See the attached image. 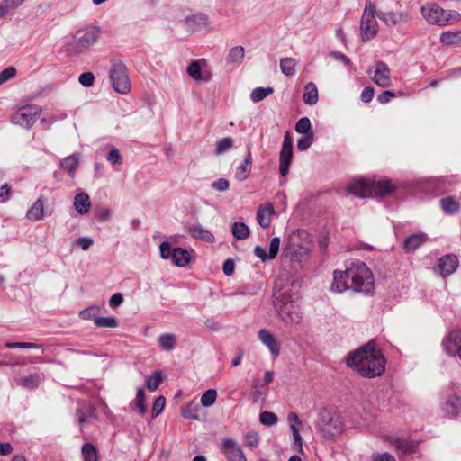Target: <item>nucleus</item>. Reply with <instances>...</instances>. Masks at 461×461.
Wrapping results in <instances>:
<instances>
[{
  "instance_id": "nucleus-5",
  "label": "nucleus",
  "mask_w": 461,
  "mask_h": 461,
  "mask_svg": "<svg viewBox=\"0 0 461 461\" xmlns=\"http://www.w3.org/2000/svg\"><path fill=\"white\" fill-rule=\"evenodd\" d=\"M315 427L327 438L338 437L343 431L341 417L328 408H322L319 411Z\"/></svg>"
},
{
  "instance_id": "nucleus-29",
  "label": "nucleus",
  "mask_w": 461,
  "mask_h": 461,
  "mask_svg": "<svg viewBox=\"0 0 461 461\" xmlns=\"http://www.w3.org/2000/svg\"><path fill=\"white\" fill-rule=\"evenodd\" d=\"M303 102L309 105H314L319 100L318 89L314 83L309 82L304 87V94L303 95Z\"/></svg>"
},
{
  "instance_id": "nucleus-61",
  "label": "nucleus",
  "mask_w": 461,
  "mask_h": 461,
  "mask_svg": "<svg viewBox=\"0 0 461 461\" xmlns=\"http://www.w3.org/2000/svg\"><path fill=\"white\" fill-rule=\"evenodd\" d=\"M95 76L92 72H84L79 76V83L86 87H89L93 85Z\"/></svg>"
},
{
  "instance_id": "nucleus-42",
  "label": "nucleus",
  "mask_w": 461,
  "mask_h": 461,
  "mask_svg": "<svg viewBox=\"0 0 461 461\" xmlns=\"http://www.w3.org/2000/svg\"><path fill=\"white\" fill-rule=\"evenodd\" d=\"M295 131L300 134L313 133L310 119L308 117L299 119L295 124Z\"/></svg>"
},
{
  "instance_id": "nucleus-46",
  "label": "nucleus",
  "mask_w": 461,
  "mask_h": 461,
  "mask_svg": "<svg viewBox=\"0 0 461 461\" xmlns=\"http://www.w3.org/2000/svg\"><path fill=\"white\" fill-rule=\"evenodd\" d=\"M217 392L215 389L206 390L201 396V404L203 407H211L216 401Z\"/></svg>"
},
{
  "instance_id": "nucleus-4",
  "label": "nucleus",
  "mask_w": 461,
  "mask_h": 461,
  "mask_svg": "<svg viewBox=\"0 0 461 461\" xmlns=\"http://www.w3.org/2000/svg\"><path fill=\"white\" fill-rule=\"evenodd\" d=\"M352 290L364 294H372L375 290V278L367 265L360 260L347 263Z\"/></svg>"
},
{
  "instance_id": "nucleus-9",
  "label": "nucleus",
  "mask_w": 461,
  "mask_h": 461,
  "mask_svg": "<svg viewBox=\"0 0 461 461\" xmlns=\"http://www.w3.org/2000/svg\"><path fill=\"white\" fill-rule=\"evenodd\" d=\"M41 113L40 106L26 104L19 107L11 115V122L25 129H30L39 119Z\"/></svg>"
},
{
  "instance_id": "nucleus-41",
  "label": "nucleus",
  "mask_w": 461,
  "mask_h": 461,
  "mask_svg": "<svg viewBox=\"0 0 461 461\" xmlns=\"http://www.w3.org/2000/svg\"><path fill=\"white\" fill-rule=\"evenodd\" d=\"M202 60H194L187 67L188 75L195 81L202 79Z\"/></svg>"
},
{
  "instance_id": "nucleus-24",
  "label": "nucleus",
  "mask_w": 461,
  "mask_h": 461,
  "mask_svg": "<svg viewBox=\"0 0 461 461\" xmlns=\"http://www.w3.org/2000/svg\"><path fill=\"white\" fill-rule=\"evenodd\" d=\"M43 381V375L39 373L30 374L27 376L21 377L17 380V384L26 390L36 389Z\"/></svg>"
},
{
  "instance_id": "nucleus-57",
  "label": "nucleus",
  "mask_w": 461,
  "mask_h": 461,
  "mask_svg": "<svg viewBox=\"0 0 461 461\" xmlns=\"http://www.w3.org/2000/svg\"><path fill=\"white\" fill-rule=\"evenodd\" d=\"M313 142V133L305 134L297 140V149L301 151L308 149Z\"/></svg>"
},
{
  "instance_id": "nucleus-19",
  "label": "nucleus",
  "mask_w": 461,
  "mask_h": 461,
  "mask_svg": "<svg viewBox=\"0 0 461 461\" xmlns=\"http://www.w3.org/2000/svg\"><path fill=\"white\" fill-rule=\"evenodd\" d=\"M458 267V258L455 255H445L438 259V269L443 277L453 274Z\"/></svg>"
},
{
  "instance_id": "nucleus-13",
  "label": "nucleus",
  "mask_w": 461,
  "mask_h": 461,
  "mask_svg": "<svg viewBox=\"0 0 461 461\" xmlns=\"http://www.w3.org/2000/svg\"><path fill=\"white\" fill-rule=\"evenodd\" d=\"M221 452L228 461H247L241 447L233 438H227L222 440Z\"/></svg>"
},
{
  "instance_id": "nucleus-36",
  "label": "nucleus",
  "mask_w": 461,
  "mask_h": 461,
  "mask_svg": "<svg viewBox=\"0 0 461 461\" xmlns=\"http://www.w3.org/2000/svg\"><path fill=\"white\" fill-rule=\"evenodd\" d=\"M245 56V50L244 48L241 46H235L230 49L229 54H228V62L232 64H240Z\"/></svg>"
},
{
  "instance_id": "nucleus-47",
  "label": "nucleus",
  "mask_w": 461,
  "mask_h": 461,
  "mask_svg": "<svg viewBox=\"0 0 461 461\" xmlns=\"http://www.w3.org/2000/svg\"><path fill=\"white\" fill-rule=\"evenodd\" d=\"M259 421L265 426H274L278 422V418L274 412L265 411L260 413Z\"/></svg>"
},
{
  "instance_id": "nucleus-22",
  "label": "nucleus",
  "mask_w": 461,
  "mask_h": 461,
  "mask_svg": "<svg viewBox=\"0 0 461 461\" xmlns=\"http://www.w3.org/2000/svg\"><path fill=\"white\" fill-rule=\"evenodd\" d=\"M258 337L260 342L269 349L272 356L277 357L280 354V345L272 333L266 329H261Z\"/></svg>"
},
{
  "instance_id": "nucleus-60",
  "label": "nucleus",
  "mask_w": 461,
  "mask_h": 461,
  "mask_svg": "<svg viewBox=\"0 0 461 461\" xmlns=\"http://www.w3.org/2000/svg\"><path fill=\"white\" fill-rule=\"evenodd\" d=\"M16 75V69L14 67H8L0 72V86L14 78Z\"/></svg>"
},
{
  "instance_id": "nucleus-48",
  "label": "nucleus",
  "mask_w": 461,
  "mask_h": 461,
  "mask_svg": "<svg viewBox=\"0 0 461 461\" xmlns=\"http://www.w3.org/2000/svg\"><path fill=\"white\" fill-rule=\"evenodd\" d=\"M309 259V250L305 248H301L299 249V252L294 251L292 255V262L298 263L299 265L303 266L304 263H306Z\"/></svg>"
},
{
  "instance_id": "nucleus-15",
  "label": "nucleus",
  "mask_w": 461,
  "mask_h": 461,
  "mask_svg": "<svg viewBox=\"0 0 461 461\" xmlns=\"http://www.w3.org/2000/svg\"><path fill=\"white\" fill-rule=\"evenodd\" d=\"M371 78L375 84L381 87L389 86L391 85L390 68L383 61L376 62L375 65V71Z\"/></svg>"
},
{
  "instance_id": "nucleus-2",
  "label": "nucleus",
  "mask_w": 461,
  "mask_h": 461,
  "mask_svg": "<svg viewBox=\"0 0 461 461\" xmlns=\"http://www.w3.org/2000/svg\"><path fill=\"white\" fill-rule=\"evenodd\" d=\"M385 364L384 355L374 344H367L347 357L348 366L367 378L380 376L385 370Z\"/></svg>"
},
{
  "instance_id": "nucleus-31",
  "label": "nucleus",
  "mask_w": 461,
  "mask_h": 461,
  "mask_svg": "<svg viewBox=\"0 0 461 461\" xmlns=\"http://www.w3.org/2000/svg\"><path fill=\"white\" fill-rule=\"evenodd\" d=\"M171 260L177 267H185L190 262L189 252L182 248H176Z\"/></svg>"
},
{
  "instance_id": "nucleus-6",
  "label": "nucleus",
  "mask_w": 461,
  "mask_h": 461,
  "mask_svg": "<svg viewBox=\"0 0 461 461\" xmlns=\"http://www.w3.org/2000/svg\"><path fill=\"white\" fill-rule=\"evenodd\" d=\"M421 14L429 23L439 26H445L452 23L459 17V14L457 12L444 10L435 3L422 6Z\"/></svg>"
},
{
  "instance_id": "nucleus-49",
  "label": "nucleus",
  "mask_w": 461,
  "mask_h": 461,
  "mask_svg": "<svg viewBox=\"0 0 461 461\" xmlns=\"http://www.w3.org/2000/svg\"><path fill=\"white\" fill-rule=\"evenodd\" d=\"M259 286L256 285H247L242 287L238 288L233 292L234 295H255L259 291Z\"/></svg>"
},
{
  "instance_id": "nucleus-59",
  "label": "nucleus",
  "mask_w": 461,
  "mask_h": 461,
  "mask_svg": "<svg viewBox=\"0 0 461 461\" xmlns=\"http://www.w3.org/2000/svg\"><path fill=\"white\" fill-rule=\"evenodd\" d=\"M5 347L8 348H40L41 345L32 342H7Z\"/></svg>"
},
{
  "instance_id": "nucleus-25",
  "label": "nucleus",
  "mask_w": 461,
  "mask_h": 461,
  "mask_svg": "<svg viewBox=\"0 0 461 461\" xmlns=\"http://www.w3.org/2000/svg\"><path fill=\"white\" fill-rule=\"evenodd\" d=\"M185 23L193 31H198L209 25V18L203 13L194 14L185 18Z\"/></svg>"
},
{
  "instance_id": "nucleus-52",
  "label": "nucleus",
  "mask_w": 461,
  "mask_h": 461,
  "mask_svg": "<svg viewBox=\"0 0 461 461\" xmlns=\"http://www.w3.org/2000/svg\"><path fill=\"white\" fill-rule=\"evenodd\" d=\"M106 160L111 165H122L123 163L122 156L121 155L120 151L115 148H113L108 152V154L106 155Z\"/></svg>"
},
{
  "instance_id": "nucleus-11",
  "label": "nucleus",
  "mask_w": 461,
  "mask_h": 461,
  "mask_svg": "<svg viewBox=\"0 0 461 461\" xmlns=\"http://www.w3.org/2000/svg\"><path fill=\"white\" fill-rule=\"evenodd\" d=\"M293 158V140L290 132L286 131L284 136L282 149L279 154V173L285 177L287 176Z\"/></svg>"
},
{
  "instance_id": "nucleus-54",
  "label": "nucleus",
  "mask_w": 461,
  "mask_h": 461,
  "mask_svg": "<svg viewBox=\"0 0 461 461\" xmlns=\"http://www.w3.org/2000/svg\"><path fill=\"white\" fill-rule=\"evenodd\" d=\"M393 442H394L395 447L403 453H410L415 447V446L412 442H410L405 439L397 438L393 440Z\"/></svg>"
},
{
  "instance_id": "nucleus-63",
  "label": "nucleus",
  "mask_w": 461,
  "mask_h": 461,
  "mask_svg": "<svg viewBox=\"0 0 461 461\" xmlns=\"http://www.w3.org/2000/svg\"><path fill=\"white\" fill-rule=\"evenodd\" d=\"M230 183L226 178H219L212 184V189L224 192L229 189Z\"/></svg>"
},
{
  "instance_id": "nucleus-39",
  "label": "nucleus",
  "mask_w": 461,
  "mask_h": 461,
  "mask_svg": "<svg viewBox=\"0 0 461 461\" xmlns=\"http://www.w3.org/2000/svg\"><path fill=\"white\" fill-rule=\"evenodd\" d=\"M231 231L233 236L238 240H244L249 235V229L244 222H234Z\"/></svg>"
},
{
  "instance_id": "nucleus-16",
  "label": "nucleus",
  "mask_w": 461,
  "mask_h": 461,
  "mask_svg": "<svg viewBox=\"0 0 461 461\" xmlns=\"http://www.w3.org/2000/svg\"><path fill=\"white\" fill-rule=\"evenodd\" d=\"M376 16L384 23L386 26H394L401 23H407L411 21V15L409 13L403 12H383L378 11Z\"/></svg>"
},
{
  "instance_id": "nucleus-35",
  "label": "nucleus",
  "mask_w": 461,
  "mask_h": 461,
  "mask_svg": "<svg viewBox=\"0 0 461 461\" xmlns=\"http://www.w3.org/2000/svg\"><path fill=\"white\" fill-rule=\"evenodd\" d=\"M234 140L230 137L218 140L215 143L214 154L221 156L233 147Z\"/></svg>"
},
{
  "instance_id": "nucleus-33",
  "label": "nucleus",
  "mask_w": 461,
  "mask_h": 461,
  "mask_svg": "<svg viewBox=\"0 0 461 461\" xmlns=\"http://www.w3.org/2000/svg\"><path fill=\"white\" fill-rule=\"evenodd\" d=\"M158 341L160 348L167 351H172L176 347V337L172 333L161 334Z\"/></svg>"
},
{
  "instance_id": "nucleus-26",
  "label": "nucleus",
  "mask_w": 461,
  "mask_h": 461,
  "mask_svg": "<svg viewBox=\"0 0 461 461\" xmlns=\"http://www.w3.org/2000/svg\"><path fill=\"white\" fill-rule=\"evenodd\" d=\"M428 239L426 233H417L407 237L403 242L406 251H414L419 249Z\"/></svg>"
},
{
  "instance_id": "nucleus-12",
  "label": "nucleus",
  "mask_w": 461,
  "mask_h": 461,
  "mask_svg": "<svg viewBox=\"0 0 461 461\" xmlns=\"http://www.w3.org/2000/svg\"><path fill=\"white\" fill-rule=\"evenodd\" d=\"M445 352L450 357L461 359V330H453L444 338L442 342Z\"/></svg>"
},
{
  "instance_id": "nucleus-23",
  "label": "nucleus",
  "mask_w": 461,
  "mask_h": 461,
  "mask_svg": "<svg viewBox=\"0 0 461 461\" xmlns=\"http://www.w3.org/2000/svg\"><path fill=\"white\" fill-rule=\"evenodd\" d=\"M73 205L75 210L81 215L86 214L91 208L89 195L85 192H80L74 197Z\"/></svg>"
},
{
  "instance_id": "nucleus-3",
  "label": "nucleus",
  "mask_w": 461,
  "mask_h": 461,
  "mask_svg": "<svg viewBox=\"0 0 461 461\" xmlns=\"http://www.w3.org/2000/svg\"><path fill=\"white\" fill-rule=\"evenodd\" d=\"M396 189L388 179H356L348 185V192L357 197H377L384 198L391 195Z\"/></svg>"
},
{
  "instance_id": "nucleus-43",
  "label": "nucleus",
  "mask_w": 461,
  "mask_h": 461,
  "mask_svg": "<svg viewBox=\"0 0 461 461\" xmlns=\"http://www.w3.org/2000/svg\"><path fill=\"white\" fill-rule=\"evenodd\" d=\"M81 451L84 461H97L96 448L91 443L84 444Z\"/></svg>"
},
{
  "instance_id": "nucleus-62",
  "label": "nucleus",
  "mask_w": 461,
  "mask_h": 461,
  "mask_svg": "<svg viewBox=\"0 0 461 461\" xmlns=\"http://www.w3.org/2000/svg\"><path fill=\"white\" fill-rule=\"evenodd\" d=\"M294 447L300 453H303V438L299 433L298 428H293Z\"/></svg>"
},
{
  "instance_id": "nucleus-37",
  "label": "nucleus",
  "mask_w": 461,
  "mask_h": 461,
  "mask_svg": "<svg viewBox=\"0 0 461 461\" xmlns=\"http://www.w3.org/2000/svg\"><path fill=\"white\" fill-rule=\"evenodd\" d=\"M95 410L91 405L84 408H77L76 411V418L80 425H84L87 421V416H95Z\"/></svg>"
},
{
  "instance_id": "nucleus-34",
  "label": "nucleus",
  "mask_w": 461,
  "mask_h": 461,
  "mask_svg": "<svg viewBox=\"0 0 461 461\" xmlns=\"http://www.w3.org/2000/svg\"><path fill=\"white\" fill-rule=\"evenodd\" d=\"M296 65H297V61L294 58H282L280 59L281 71L286 77H293L295 75Z\"/></svg>"
},
{
  "instance_id": "nucleus-20",
  "label": "nucleus",
  "mask_w": 461,
  "mask_h": 461,
  "mask_svg": "<svg viewBox=\"0 0 461 461\" xmlns=\"http://www.w3.org/2000/svg\"><path fill=\"white\" fill-rule=\"evenodd\" d=\"M276 213L271 203L260 204L257 211V221L262 228H267L272 221V216Z\"/></svg>"
},
{
  "instance_id": "nucleus-55",
  "label": "nucleus",
  "mask_w": 461,
  "mask_h": 461,
  "mask_svg": "<svg viewBox=\"0 0 461 461\" xmlns=\"http://www.w3.org/2000/svg\"><path fill=\"white\" fill-rule=\"evenodd\" d=\"M244 442L250 448H256L258 446L259 436L255 431H249L244 435Z\"/></svg>"
},
{
  "instance_id": "nucleus-38",
  "label": "nucleus",
  "mask_w": 461,
  "mask_h": 461,
  "mask_svg": "<svg viewBox=\"0 0 461 461\" xmlns=\"http://www.w3.org/2000/svg\"><path fill=\"white\" fill-rule=\"evenodd\" d=\"M274 92L273 87H257L252 90L250 98L254 103H258Z\"/></svg>"
},
{
  "instance_id": "nucleus-30",
  "label": "nucleus",
  "mask_w": 461,
  "mask_h": 461,
  "mask_svg": "<svg viewBox=\"0 0 461 461\" xmlns=\"http://www.w3.org/2000/svg\"><path fill=\"white\" fill-rule=\"evenodd\" d=\"M190 232L194 238L204 240L206 242H213L214 236L213 234L204 229L201 224H194L190 228Z\"/></svg>"
},
{
  "instance_id": "nucleus-27",
  "label": "nucleus",
  "mask_w": 461,
  "mask_h": 461,
  "mask_svg": "<svg viewBox=\"0 0 461 461\" xmlns=\"http://www.w3.org/2000/svg\"><path fill=\"white\" fill-rule=\"evenodd\" d=\"M80 160L79 154H72L60 161V167L66 170L70 176H74Z\"/></svg>"
},
{
  "instance_id": "nucleus-58",
  "label": "nucleus",
  "mask_w": 461,
  "mask_h": 461,
  "mask_svg": "<svg viewBox=\"0 0 461 461\" xmlns=\"http://www.w3.org/2000/svg\"><path fill=\"white\" fill-rule=\"evenodd\" d=\"M166 399L164 396H158L155 399L152 406V416L158 417L164 410Z\"/></svg>"
},
{
  "instance_id": "nucleus-17",
  "label": "nucleus",
  "mask_w": 461,
  "mask_h": 461,
  "mask_svg": "<svg viewBox=\"0 0 461 461\" xmlns=\"http://www.w3.org/2000/svg\"><path fill=\"white\" fill-rule=\"evenodd\" d=\"M441 411L450 419H456L461 412V397L449 395L441 404Z\"/></svg>"
},
{
  "instance_id": "nucleus-14",
  "label": "nucleus",
  "mask_w": 461,
  "mask_h": 461,
  "mask_svg": "<svg viewBox=\"0 0 461 461\" xmlns=\"http://www.w3.org/2000/svg\"><path fill=\"white\" fill-rule=\"evenodd\" d=\"M349 289H352V286L350 283V276L348 273V266L346 265V269L344 271H333V280L330 284V290L333 293L341 294Z\"/></svg>"
},
{
  "instance_id": "nucleus-51",
  "label": "nucleus",
  "mask_w": 461,
  "mask_h": 461,
  "mask_svg": "<svg viewBox=\"0 0 461 461\" xmlns=\"http://www.w3.org/2000/svg\"><path fill=\"white\" fill-rule=\"evenodd\" d=\"M267 389H264L263 385L259 384V382L254 383V391L252 393V398L254 402L265 401Z\"/></svg>"
},
{
  "instance_id": "nucleus-28",
  "label": "nucleus",
  "mask_w": 461,
  "mask_h": 461,
  "mask_svg": "<svg viewBox=\"0 0 461 461\" xmlns=\"http://www.w3.org/2000/svg\"><path fill=\"white\" fill-rule=\"evenodd\" d=\"M26 217L33 221H41L44 218V203L41 199H38L27 211Z\"/></svg>"
},
{
  "instance_id": "nucleus-1",
  "label": "nucleus",
  "mask_w": 461,
  "mask_h": 461,
  "mask_svg": "<svg viewBox=\"0 0 461 461\" xmlns=\"http://www.w3.org/2000/svg\"><path fill=\"white\" fill-rule=\"evenodd\" d=\"M273 305L279 319L286 327H297L303 322V315L299 304V295L293 284L276 283Z\"/></svg>"
},
{
  "instance_id": "nucleus-50",
  "label": "nucleus",
  "mask_w": 461,
  "mask_h": 461,
  "mask_svg": "<svg viewBox=\"0 0 461 461\" xmlns=\"http://www.w3.org/2000/svg\"><path fill=\"white\" fill-rule=\"evenodd\" d=\"M99 310L97 306H90L82 310L79 312V316L83 320H94V323H95V318H98Z\"/></svg>"
},
{
  "instance_id": "nucleus-40",
  "label": "nucleus",
  "mask_w": 461,
  "mask_h": 461,
  "mask_svg": "<svg viewBox=\"0 0 461 461\" xmlns=\"http://www.w3.org/2000/svg\"><path fill=\"white\" fill-rule=\"evenodd\" d=\"M162 382V375L160 371L154 372L151 375L146 378V386L150 392L158 389Z\"/></svg>"
},
{
  "instance_id": "nucleus-64",
  "label": "nucleus",
  "mask_w": 461,
  "mask_h": 461,
  "mask_svg": "<svg viewBox=\"0 0 461 461\" xmlns=\"http://www.w3.org/2000/svg\"><path fill=\"white\" fill-rule=\"evenodd\" d=\"M77 245L79 246L83 250H87L94 243L93 239L90 237H81L77 240Z\"/></svg>"
},
{
  "instance_id": "nucleus-44",
  "label": "nucleus",
  "mask_w": 461,
  "mask_h": 461,
  "mask_svg": "<svg viewBox=\"0 0 461 461\" xmlns=\"http://www.w3.org/2000/svg\"><path fill=\"white\" fill-rule=\"evenodd\" d=\"M441 207L446 213L453 214L459 210V203L452 197L441 200Z\"/></svg>"
},
{
  "instance_id": "nucleus-53",
  "label": "nucleus",
  "mask_w": 461,
  "mask_h": 461,
  "mask_svg": "<svg viewBox=\"0 0 461 461\" xmlns=\"http://www.w3.org/2000/svg\"><path fill=\"white\" fill-rule=\"evenodd\" d=\"M97 327L115 328L118 325L117 320L114 317H99L95 318Z\"/></svg>"
},
{
  "instance_id": "nucleus-7",
  "label": "nucleus",
  "mask_w": 461,
  "mask_h": 461,
  "mask_svg": "<svg viewBox=\"0 0 461 461\" xmlns=\"http://www.w3.org/2000/svg\"><path fill=\"white\" fill-rule=\"evenodd\" d=\"M110 80L114 91L127 94L131 90L128 68L122 61L113 60L110 68Z\"/></svg>"
},
{
  "instance_id": "nucleus-8",
  "label": "nucleus",
  "mask_w": 461,
  "mask_h": 461,
  "mask_svg": "<svg viewBox=\"0 0 461 461\" xmlns=\"http://www.w3.org/2000/svg\"><path fill=\"white\" fill-rule=\"evenodd\" d=\"M99 36V30L95 26H87L78 30L69 44L73 52H82L95 43Z\"/></svg>"
},
{
  "instance_id": "nucleus-32",
  "label": "nucleus",
  "mask_w": 461,
  "mask_h": 461,
  "mask_svg": "<svg viewBox=\"0 0 461 461\" xmlns=\"http://www.w3.org/2000/svg\"><path fill=\"white\" fill-rule=\"evenodd\" d=\"M440 42L447 46L459 44L461 42V32H443L440 35Z\"/></svg>"
},
{
  "instance_id": "nucleus-10",
  "label": "nucleus",
  "mask_w": 461,
  "mask_h": 461,
  "mask_svg": "<svg viewBox=\"0 0 461 461\" xmlns=\"http://www.w3.org/2000/svg\"><path fill=\"white\" fill-rule=\"evenodd\" d=\"M375 5L371 1L366 3L364 13L361 18L360 32L364 41L373 39L378 32V23Z\"/></svg>"
},
{
  "instance_id": "nucleus-21",
  "label": "nucleus",
  "mask_w": 461,
  "mask_h": 461,
  "mask_svg": "<svg viewBox=\"0 0 461 461\" xmlns=\"http://www.w3.org/2000/svg\"><path fill=\"white\" fill-rule=\"evenodd\" d=\"M252 168V154H251V144L247 145V155L244 160L235 170V178L240 182H242L248 178Z\"/></svg>"
},
{
  "instance_id": "nucleus-45",
  "label": "nucleus",
  "mask_w": 461,
  "mask_h": 461,
  "mask_svg": "<svg viewBox=\"0 0 461 461\" xmlns=\"http://www.w3.org/2000/svg\"><path fill=\"white\" fill-rule=\"evenodd\" d=\"M133 404L139 409L140 414L144 415L148 411V408L145 405V392L142 388L137 390Z\"/></svg>"
},
{
  "instance_id": "nucleus-18",
  "label": "nucleus",
  "mask_w": 461,
  "mask_h": 461,
  "mask_svg": "<svg viewBox=\"0 0 461 461\" xmlns=\"http://www.w3.org/2000/svg\"><path fill=\"white\" fill-rule=\"evenodd\" d=\"M280 247V239L274 237L270 240L269 252L267 253L265 249L261 246H256L254 249V255L260 258L262 262L276 258L278 254Z\"/></svg>"
},
{
  "instance_id": "nucleus-56",
  "label": "nucleus",
  "mask_w": 461,
  "mask_h": 461,
  "mask_svg": "<svg viewBox=\"0 0 461 461\" xmlns=\"http://www.w3.org/2000/svg\"><path fill=\"white\" fill-rule=\"evenodd\" d=\"M160 256L164 259H171L174 254V250L176 248L172 247V245L167 241H163L159 246Z\"/></svg>"
}]
</instances>
